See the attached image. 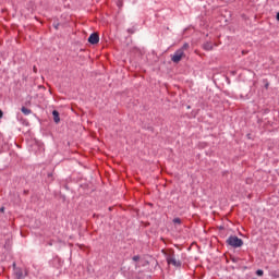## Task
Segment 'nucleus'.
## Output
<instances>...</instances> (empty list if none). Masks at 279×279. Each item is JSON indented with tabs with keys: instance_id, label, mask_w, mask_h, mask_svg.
Instances as JSON below:
<instances>
[{
	"instance_id": "nucleus-1",
	"label": "nucleus",
	"mask_w": 279,
	"mask_h": 279,
	"mask_svg": "<svg viewBox=\"0 0 279 279\" xmlns=\"http://www.w3.org/2000/svg\"><path fill=\"white\" fill-rule=\"evenodd\" d=\"M166 260L168 265H172V267L180 268L182 267V262L175 257V253H170L166 256Z\"/></svg>"
},
{
	"instance_id": "nucleus-2",
	"label": "nucleus",
	"mask_w": 279,
	"mask_h": 279,
	"mask_svg": "<svg viewBox=\"0 0 279 279\" xmlns=\"http://www.w3.org/2000/svg\"><path fill=\"white\" fill-rule=\"evenodd\" d=\"M227 243L228 245H230L231 247H242L243 245V240L240 239L236 235H231L227 239Z\"/></svg>"
},
{
	"instance_id": "nucleus-3",
	"label": "nucleus",
	"mask_w": 279,
	"mask_h": 279,
	"mask_svg": "<svg viewBox=\"0 0 279 279\" xmlns=\"http://www.w3.org/2000/svg\"><path fill=\"white\" fill-rule=\"evenodd\" d=\"M182 58H186V53L182 52V50L179 49L171 56V60L172 62H174V64L181 62Z\"/></svg>"
},
{
	"instance_id": "nucleus-4",
	"label": "nucleus",
	"mask_w": 279,
	"mask_h": 279,
	"mask_svg": "<svg viewBox=\"0 0 279 279\" xmlns=\"http://www.w3.org/2000/svg\"><path fill=\"white\" fill-rule=\"evenodd\" d=\"M88 43L90 45H97L99 43V34L97 33H93L89 37H88Z\"/></svg>"
},
{
	"instance_id": "nucleus-5",
	"label": "nucleus",
	"mask_w": 279,
	"mask_h": 279,
	"mask_svg": "<svg viewBox=\"0 0 279 279\" xmlns=\"http://www.w3.org/2000/svg\"><path fill=\"white\" fill-rule=\"evenodd\" d=\"M52 117H53L54 123H60V112H58V110L52 111Z\"/></svg>"
},
{
	"instance_id": "nucleus-6",
	"label": "nucleus",
	"mask_w": 279,
	"mask_h": 279,
	"mask_svg": "<svg viewBox=\"0 0 279 279\" xmlns=\"http://www.w3.org/2000/svg\"><path fill=\"white\" fill-rule=\"evenodd\" d=\"M203 49H205V51H213V44L209 41L205 43Z\"/></svg>"
},
{
	"instance_id": "nucleus-7",
	"label": "nucleus",
	"mask_w": 279,
	"mask_h": 279,
	"mask_svg": "<svg viewBox=\"0 0 279 279\" xmlns=\"http://www.w3.org/2000/svg\"><path fill=\"white\" fill-rule=\"evenodd\" d=\"M15 276L17 279H23L24 278L23 270L21 268H16Z\"/></svg>"
},
{
	"instance_id": "nucleus-8",
	"label": "nucleus",
	"mask_w": 279,
	"mask_h": 279,
	"mask_svg": "<svg viewBox=\"0 0 279 279\" xmlns=\"http://www.w3.org/2000/svg\"><path fill=\"white\" fill-rule=\"evenodd\" d=\"M22 112H23V114H31L32 110H29L25 107H22Z\"/></svg>"
},
{
	"instance_id": "nucleus-9",
	"label": "nucleus",
	"mask_w": 279,
	"mask_h": 279,
	"mask_svg": "<svg viewBox=\"0 0 279 279\" xmlns=\"http://www.w3.org/2000/svg\"><path fill=\"white\" fill-rule=\"evenodd\" d=\"M172 221H173V223H175L178 226H180L182 223V219H180V218H174Z\"/></svg>"
},
{
	"instance_id": "nucleus-10",
	"label": "nucleus",
	"mask_w": 279,
	"mask_h": 279,
	"mask_svg": "<svg viewBox=\"0 0 279 279\" xmlns=\"http://www.w3.org/2000/svg\"><path fill=\"white\" fill-rule=\"evenodd\" d=\"M186 49H189V44H184L179 50H182V52L184 53Z\"/></svg>"
},
{
	"instance_id": "nucleus-11",
	"label": "nucleus",
	"mask_w": 279,
	"mask_h": 279,
	"mask_svg": "<svg viewBox=\"0 0 279 279\" xmlns=\"http://www.w3.org/2000/svg\"><path fill=\"white\" fill-rule=\"evenodd\" d=\"M265 272L263 271V270H260V269H258L257 271H256V276H263Z\"/></svg>"
},
{
	"instance_id": "nucleus-12",
	"label": "nucleus",
	"mask_w": 279,
	"mask_h": 279,
	"mask_svg": "<svg viewBox=\"0 0 279 279\" xmlns=\"http://www.w3.org/2000/svg\"><path fill=\"white\" fill-rule=\"evenodd\" d=\"M133 260L137 262L141 260V257L138 255L133 256Z\"/></svg>"
},
{
	"instance_id": "nucleus-13",
	"label": "nucleus",
	"mask_w": 279,
	"mask_h": 279,
	"mask_svg": "<svg viewBox=\"0 0 279 279\" xmlns=\"http://www.w3.org/2000/svg\"><path fill=\"white\" fill-rule=\"evenodd\" d=\"M0 119H3V111L0 110Z\"/></svg>"
},
{
	"instance_id": "nucleus-14",
	"label": "nucleus",
	"mask_w": 279,
	"mask_h": 279,
	"mask_svg": "<svg viewBox=\"0 0 279 279\" xmlns=\"http://www.w3.org/2000/svg\"><path fill=\"white\" fill-rule=\"evenodd\" d=\"M277 21H279V12L277 13Z\"/></svg>"
},
{
	"instance_id": "nucleus-15",
	"label": "nucleus",
	"mask_w": 279,
	"mask_h": 279,
	"mask_svg": "<svg viewBox=\"0 0 279 279\" xmlns=\"http://www.w3.org/2000/svg\"><path fill=\"white\" fill-rule=\"evenodd\" d=\"M3 210H4V208L2 207V208H1V213H3Z\"/></svg>"
},
{
	"instance_id": "nucleus-16",
	"label": "nucleus",
	"mask_w": 279,
	"mask_h": 279,
	"mask_svg": "<svg viewBox=\"0 0 279 279\" xmlns=\"http://www.w3.org/2000/svg\"><path fill=\"white\" fill-rule=\"evenodd\" d=\"M56 29H58V25H54Z\"/></svg>"
}]
</instances>
